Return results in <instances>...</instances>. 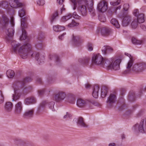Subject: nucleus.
Returning <instances> with one entry per match:
<instances>
[{"instance_id": "obj_52", "label": "nucleus", "mask_w": 146, "mask_h": 146, "mask_svg": "<svg viewBox=\"0 0 146 146\" xmlns=\"http://www.w3.org/2000/svg\"><path fill=\"white\" fill-rule=\"evenodd\" d=\"M121 7V5H119L116 8H115L114 9L113 11L116 14L117 13V11L118 10H120Z\"/></svg>"}, {"instance_id": "obj_44", "label": "nucleus", "mask_w": 146, "mask_h": 146, "mask_svg": "<svg viewBox=\"0 0 146 146\" xmlns=\"http://www.w3.org/2000/svg\"><path fill=\"white\" fill-rule=\"evenodd\" d=\"M25 12L23 9H21L19 11V15L21 18L23 17L25 15Z\"/></svg>"}, {"instance_id": "obj_39", "label": "nucleus", "mask_w": 146, "mask_h": 146, "mask_svg": "<svg viewBox=\"0 0 146 146\" xmlns=\"http://www.w3.org/2000/svg\"><path fill=\"white\" fill-rule=\"evenodd\" d=\"M138 21H137V20L135 19L131 23V25L133 29L136 28L138 25Z\"/></svg>"}, {"instance_id": "obj_1", "label": "nucleus", "mask_w": 146, "mask_h": 146, "mask_svg": "<svg viewBox=\"0 0 146 146\" xmlns=\"http://www.w3.org/2000/svg\"><path fill=\"white\" fill-rule=\"evenodd\" d=\"M78 3L79 5L78 8V11L81 15L84 17L86 16L88 10L92 16L95 15V10L94 7L93 0H79Z\"/></svg>"}, {"instance_id": "obj_20", "label": "nucleus", "mask_w": 146, "mask_h": 146, "mask_svg": "<svg viewBox=\"0 0 146 146\" xmlns=\"http://www.w3.org/2000/svg\"><path fill=\"white\" fill-rule=\"evenodd\" d=\"M36 100L33 97H29L25 98L24 100V103L27 105L34 104L36 103Z\"/></svg>"}, {"instance_id": "obj_29", "label": "nucleus", "mask_w": 146, "mask_h": 146, "mask_svg": "<svg viewBox=\"0 0 146 146\" xmlns=\"http://www.w3.org/2000/svg\"><path fill=\"white\" fill-rule=\"evenodd\" d=\"M131 40L132 43L135 45L141 44L143 42V40H137L134 37L132 38Z\"/></svg>"}, {"instance_id": "obj_21", "label": "nucleus", "mask_w": 146, "mask_h": 146, "mask_svg": "<svg viewBox=\"0 0 146 146\" xmlns=\"http://www.w3.org/2000/svg\"><path fill=\"white\" fill-rule=\"evenodd\" d=\"M88 103L87 100L80 98L78 99L76 105L78 107L82 108L86 106Z\"/></svg>"}, {"instance_id": "obj_53", "label": "nucleus", "mask_w": 146, "mask_h": 146, "mask_svg": "<svg viewBox=\"0 0 146 146\" xmlns=\"http://www.w3.org/2000/svg\"><path fill=\"white\" fill-rule=\"evenodd\" d=\"M91 103L96 106L100 107V104L99 103L95 101H92L91 102Z\"/></svg>"}, {"instance_id": "obj_62", "label": "nucleus", "mask_w": 146, "mask_h": 146, "mask_svg": "<svg viewBox=\"0 0 146 146\" xmlns=\"http://www.w3.org/2000/svg\"><path fill=\"white\" fill-rule=\"evenodd\" d=\"M132 113V111H128L126 112V114L127 115H128L129 114L131 113Z\"/></svg>"}, {"instance_id": "obj_48", "label": "nucleus", "mask_w": 146, "mask_h": 146, "mask_svg": "<svg viewBox=\"0 0 146 146\" xmlns=\"http://www.w3.org/2000/svg\"><path fill=\"white\" fill-rule=\"evenodd\" d=\"M37 2L38 5L42 6L44 4L45 1L44 0H38Z\"/></svg>"}, {"instance_id": "obj_45", "label": "nucleus", "mask_w": 146, "mask_h": 146, "mask_svg": "<svg viewBox=\"0 0 146 146\" xmlns=\"http://www.w3.org/2000/svg\"><path fill=\"white\" fill-rule=\"evenodd\" d=\"M87 48L89 51H92L93 49V44L92 43H88L87 44Z\"/></svg>"}, {"instance_id": "obj_56", "label": "nucleus", "mask_w": 146, "mask_h": 146, "mask_svg": "<svg viewBox=\"0 0 146 146\" xmlns=\"http://www.w3.org/2000/svg\"><path fill=\"white\" fill-rule=\"evenodd\" d=\"M140 27L141 29L145 31H146V26L143 24H141L140 25Z\"/></svg>"}, {"instance_id": "obj_8", "label": "nucleus", "mask_w": 146, "mask_h": 146, "mask_svg": "<svg viewBox=\"0 0 146 146\" xmlns=\"http://www.w3.org/2000/svg\"><path fill=\"white\" fill-rule=\"evenodd\" d=\"M145 64L144 63L135 64L133 66L132 70L136 73H140L145 69Z\"/></svg>"}, {"instance_id": "obj_31", "label": "nucleus", "mask_w": 146, "mask_h": 146, "mask_svg": "<svg viewBox=\"0 0 146 146\" xmlns=\"http://www.w3.org/2000/svg\"><path fill=\"white\" fill-rule=\"evenodd\" d=\"M90 59L88 58H80L78 60L79 62L83 64L87 65L89 62Z\"/></svg>"}, {"instance_id": "obj_63", "label": "nucleus", "mask_w": 146, "mask_h": 146, "mask_svg": "<svg viewBox=\"0 0 146 146\" xmlns=\"http://www.w3.org/2000/svg\"><path fill=\"white\" fill-rule=\"evenodd\" d=\"M90 85L89 84H85V87L86 88H89L90 87Z\"/></svg>"}, {"instance_id": "obj_30", "label": "nucleus", "mask_w": 146, "mask_h": 146, "mask_svg": "<svg viewBox=\"0 0 146 146\" xmlns=\"http://www.w3.org/2000/svg\"><path fill=\"white\" fill-rule=\"evenodd\" d=\"M72 41L76 45L78 46V44L80 42V38L78 36H74L73 35V37L72 38Z\"/></svg>"}, {"instance_id": "obj_10", "label": "nucleus", "mask_w": 146, "mask_h": 146, "mask_svg": "<svg viewBox=\"0 0 146 146\" xmlns=\"http://www.w3.org/2000/svg\"><path fill=\"white\" fill-rule=\"evenodd\" d=\"M73 121H76L77 125L80 128H86L88 125L85 122L84 119L82 117H80L77 118H74Z\"/></svg>"}, {"instance_id": "obj_32", "label": "nucleus", "mask_w": 146, "mask_h": 146, "mask_svg": "<svg viewBox=\"0 0 146 146\" xmlns=\"http://www.w3.org/2000/svg\"><path fill=\"white\" fill-rule=\"evenodd\" d=\"M111 23L116 28H119L120 27L117 20L115 19H112L111 21Z\"/></svg>"}, {"instance_id": "obj_26", "label": "nucleus", "mask_w": 146, "mask_h": 146, "mask_svg": "<svg viewBox=\"0 0 146 146\" xmlns=\"http://www.w3.org/2000/svg\"><path fill=\"white\" fill-rule=\"evenodd\" d=\"M50 60H53L56 62V64L57 65L60 62V60L58 56L56 54H55L50 55L49 57Z\"/></svg>"}, {"instance_id": "obj_24", "label": "nucleus", "mask_w": 146, "mask_h": 146, "mask_svg": "<svg viewBox=\"0 0 146 146\" xmlns=\"http://www.w3.org/2000/svg\"><path fill=\"white\" fill-rule=\"evenodd\" d=\"M44 36L42 34L39 35L37 38V43L36 46L39 47L40 49L42 48V42L44 38Z\"/></svg>"}, {"instance_id": "obj_15", "label": "nucleus", "mask_w": 146, "mask_h": 146, "mask_svg": "<svg viewBox=\"0 0 146 146\" xmlns=\"http://www.w3.org/2000/svg\"><path fill=\"white\" fill-rule=\"evenodd\" d=\"M34 113V110L33 109L27 110L24 113L23 116L25 119H31L33 117Z\"/></svg>"}, {"instance_id": "obj_22", "label": "nucleus", "mask_w": 146, "mask_h": 146, "mask_svg": "<svg viewBox=\"0 0 146 146\" xmlns=\"http://www.w3.org/2000/svg\"><path fill=\"white\" fill-rule=\"evenodd\" d=\"M113 50V49L109 46H104L102 49V53L105 55L111 52Z\"/></svg>"}, {"instance_id": "obj_43", "label": "nucleus", "mask_w": 146, "mask_h": 146, "mask_svg": "<svg viewBox=\"0 0 146 146\" xmlns=\"http://www.w3.org/2000/svg\"><path fill=\"white\" fill-rule=\"evenodd\" d=\"M4 101V96L1 91L0 90V104H2Z\"/></svg>"}, {"instance_id": "obj_7", "label": "nucleus", "mask_w": 146, "mask_h": 146, "mask_svg": "<svg viewBox=\"0 0 146 146\" xmlns=\"http://www.w3.org/2000/svg\"><path fill=\"white\" fill-rule=\"evenodd\" d=\"M108 8L107 3L105 0H102L98 3L97 9L98 11L101 13L106 12Z\"/></svg>"}, {"instance_id": "obj_12", "label": "nucleus", "mask_w": 146, "mask_h": 146, "mask_svg": "<svg viewBox=\"0 0 146 146\" xmlns=\"http://www.w3.org/2000/svg\"><path fill=\"white\" fill-rule=\"evenodd\" d=\"M23 105L21 101L18 102L15 105L14 110L15 114L16 115H20L23 111Z\"/></svg>"}, {"instance_id": "obj_25", "label": "nucleus", "mask_w": 146, "mask_h": 146, "mask_svg": "<svg viewBox=\"0 0 146 146\" xmlns=\"http://www.w3.org/2000/svg\"><path fill=\"white\" fill-rule=\"evenodd\" d=\"M99 89V87L97 85H95L94 86L92 95L94 98H98Z\"/></svg>"}, {"instance_id": "obj_18", "label": "nucleus", "mask_w": 146, "mask_h": 146, "mask_svg": "<svg viewBox=\"0 0 146 146\" xmlns=\"http://www.w3.org/2000/svg\"><path fill=\"white\" fill-rule=\"evenodd\" d=\"M131 20V17L129 15L127 14L125 15L123 18L122 25L123 27L127 26Z\"/></svg>"}, {"instance_id": "obj_46", "label": "nucleus", "mask_w": 146, "mask_h": 146, "mask_svg": "<svg viewBox=\"0 0 146 146\" xmlns=\"http://www.w3.org/2000/svg\"><path fill=\"white\" fill-rule=\"evenodd\" d=\"M100 21L102 22H105L106 21V19L104 16L102 15L99 16L98 17Z\"/></svg>"}, {"instance_id": "obj_13", "label": "nucleus", "mask_w": 146, "mask_h": 146, "mask_svg": "<svg viewBox=\"0 0 146 146\" xmlns=\"http://www.w3.org/2000/svg\"><path fill=\"white\" fill-rule=\"evenodd\" d=\"M66 96L65 92L60 91L56 94L54 96V99L56 102H59L63 100Z\"/></svg>"}, {"instance_id": "obj_42", "label": "nucleus", "mask_w": 146, "mask_h": 146, "mask_svg": "<svg viewBox=\"0 0 146 146\" xmlns=\"http://www.w3.org/2000/svg\"><path fill=\"white\" fill-rule=\"evenodd\" d=\"M58 16V12L56 11L54 13L51 17L50 21L52 23L56 19V17Z\"/></svg>"}, {"instance_id": "obj_49", "label": "nucleus", "mask_w": 146, "mask_h": 146, "mask_svg": "<svg viewBox=\"0 0 146 146\" xmlns=\"http://www.w3.org/2000/svg\"><path fill=\"white\" fill-rule=\"evenodd\" d=\"M72 17L76 19H79L81 18L80 16H79L76 12H74L72 14Z\"/></svg>"}, {"instance_id": "obj_27", "label": "nucleus", "mask_w": 146, "mask_h": 146, "mask_svg": "<svg viewBox=\"0 0 146 146\" xmlns=\"http://www.w3.org/2000/svg\"><path fill=\"white\" fill-rule=\"evenodd\" d=\"M135 98V92L133 91L129 92L128 96V100L130 102H133L134 101Z\"/></svg>"}, {"instance_id": "obj_3", "label": "nucleus", "mask_w": 146, "mask_h": 146, "mask_svg": "<svg viewBox=\"0 0 146 146\" xmlns=\"http://www.w3.org/2000/svg\"><path fill=\"white\" fill-rule=\"evenodd\" d=\"M121 61L120 59H118L115 60L113 58L111 59V60L108 59L104 64L105 68L108 70L113 69L114 70H117L120 68L119 64Z\"/></svg>"}, {"instance_id": "obj_16", "label": "nucleus", "mask_w": 146, "mask_h": 146, "mask_svg": "<svg viewBox=\"0 0 146 146\" xmlns=\"http://www.w3.org/2000/svg\"><path fill=\"white\" fill-rule=\"evenodd\" d=\"M101 35L103 36H109L111 32V29L108 27H102L100 29Z\"/></svg>"}, {"instance_id": "obj_55", "label": "nucleus", "mask_w": 146, "mask_h": 146, "mask_svg": "<svg viewBox=\"0 0 146 146\" xmlns=\"http://www.w3.org/2000/svg\"><path fill=\"white\" fill-rule=\"evenodd\" d=\"M66 35V33H63L62 35L60 36H59L58 37V38L60 40H62L64 38V36Z\"/></svg>"}, {"instance_id": "obj_6", "label": "nucleus", "mask_w": 146, "mask_h": 146, "mask_svg": "<svg viewBox=\"0 0 146 146\" xmlns=\"http://www.w3.org/2000/svg\"><path fill=\"white\" fill-rule=\"evenodd\" d=\"M19 82H15L13 85V87L14 89V94L12 95V101H16L19 99L20 96L18 93V91L21 88L19 87Z\"/></svg>"}, {"instance_id": "obj_47", "label": "nucleus", "mask_w": 146, "mask_h": 146, "mask_svg": "<svg viewBox=\"0 0 146 146\" xmlns=\"http://www.w3.org/2000/svg\"><path fill=\"white\" fill-rule=\"evenodd\" d=\"M120 3V0H117L115 2H111L110 4L111 5L113 6L117 5H119Z\"/></svg>"}, {"instance_id": "obj_23", "label": "nucleus", "mask_w": 146, "mask_h": 146, "mask_svg": "<svg viewBox=\"0 0 146 146\" xmlns=\"http://www.w3.org/2000/svg\"><path fill=\"white\" fill-rule=\"evenodd\" d=\"M32 78L30 77H27L22 81H18L16 82H19V87L22 88H23L25 83L27 82H29L32 80Z\"/></svg>"}, {"instance_id": "obj_40", "label": "nucleus", "mask_w": 146, "mask_h": 146, "mask_svg": "<svg viewBox=\"0 0 146 146\" xmlns=\"http://www.w3.org/2000/svg\"><path fill=\"white\" fill-rule=\"evenodd\" d=\"M79 23H76L74 20H72L71 23L68 24L67 26L69 27H72L75 26H78Z\"/></svg>"}, {"instance_id": "obj_19", "label": "nucleus", "mask_w": 146, "mask_h": 146, "mask_svg": "<svg viewBox=\"0 0 146 146\" xmlns=\"http://www.w3.org/2000/svg\"><path fill=\"white\" fill-rule=\"evenodd\" d=\"M134 60L133 57L130 58V59L126 65V68L127 69L125 70L123 73L124 74H127L130 73L131 72V70L130 68L132 66L133 64Z\"/></svg>"}, {"instance_id": "obj_14", "label": "nucleus", "mask_w": 146, "mask_h": 146, "mask_svg": "<svg viewBox=\"0 0 146 146\" xmlns=\"http://www.w3.org/2000/svg\"><path fill=\"white\" fill-rule=\"evenodd\" d=\"M134 15L136 17H137V19H135L137 20L139 23H141L144 22V15L141 13L139 14L137 9H135L133 12Z\"/></svg>"}, {"instance_id": "obj_35", "label": "nucleus", "mask_w": 146, "mask_h": 146, "mask_svg": "<svg viewBox=\"0 0 146 146\" xmlns=\"http://www.w3.org/2000/svg\"><path fill=\"white\" fill-rule=\"evenodd\" d=\"M79 0H70L71 2V5L72 7L73 10H75L77 7V4Z\"/></svg>"}, {"instance_id": "obj_51", "label": "nucleus", "mask_w": 146, "mask_h": 146, "mask_svg": "<svg viewBox=\"0 0 146 146\" xmlns=\"http://www.w3.org/2000/svg\"><path fill=\"white\" fill-rule=\"evenodd\" d=\"M71 117H72V115L70 114L68 112H66V115L64 116L63 118H64V119L70 118Z\"/></svg>"}, {"instance_id": "obj_57", "label": "nucleus", "mask_w": 146, "mask_h": 146, "mask_svg": "<svg viewBox=\"0 0 146 146\" xmlns=\"http://www.w3.org/2000/svg\"><path fill=\"white\" fill-rule=\"evenodd\" d=\"M36 80H37V82L38 83H39L40 84H41L42 83V79L40 78H38Z\"/></svg>"}, {"instance_id": "obj_11", "label": "nucleus", "mask_w": 146, "mask_h": 146, "mask_svg": "<svg viewBox=\"0 0 146 146\" xmlns=\"http://www.w3.org/2000/svg\"><path fill=\"white\" fill-rule=\"evenodd\" d=\"M116 100V97L115 95L113 94H110L106 101L108 107L109 108L113 107L114 104L115 103Z\"/></svg>"}, {"instance_id": "obj_9", "label": "nucleus", "mask_w": 146, "mask_h": 146, "mask_svg": "<svg viewBox=\"0 0 146 146\" xmlns=\"http://www.w3.org/2000/svg\"><path fill=\"white\" fill-rule=\"evenodd\" d=\"M15 144L17 146H31V143L29 142L19 138L14 139Z\"/></svg>"}, {"instance_id": "obj_5", "label": "nucleus", "mask_w": 146, "mask_h": 146, "mask_svg": "<svg viewBox=\"0 0 146 146\" xmlns=\"http://www.w3.org/2000/svg\"><path fill=\"white\" fill-rule=\"evenodd\" d=\"M55 102L53 101H44L41 103L38 107V112H40L42 110V108L45 107L46 105L47 106L48 108L51 111H53L54 110V106Z\"/></svg>"}, {"instance_id": "obj_64", "label": "nucleus", "mask_w": 146, "mask_h": 146, "mask_svg": "<svg viewBox=\"0 0 146 146\" xmlns=\"http://www.w3.org/2000/svg\"><path fill=\"white\" fill-rule=\"evenodd\" d=\"M65 8H62L61 9V13H62V12L63 11H65Z\"/></svg>"}, {"instance_id": "obj_37", "label": "nucleus", "mask_w": 146, "mask_h": 146, "mask_svg": "<svg viewBox=\"0 0 146 146\" xmlns=\"http://www.w3.org/2000/svg\"><path fill=\"white\" fill-rule=\"evenodd\" d=\"M108 92V89L106 87H104L101 91V97L102 98H105Z\"/></svg>"}, {"instance_id": "obj_2", "label": "nucleus", "mask_w": 146, "mask_h": 146, "mask_svg": "<svg viewBox=\"0 0 146 146\" xmlns=\"http://www.w3.org/2000/svg\"><path fill=\"white\" fill-rule=\"evenodd\" d=\"M9 5L8 2L5 0L3 1L1 3V6L7 10L9 11L11 10L9 6L13 8H16L18 7H22L24 4L19 2V0H9Z\"/></svg>"}, {"instance_id": "obj_50", "label": "nucleus", "mask_w": 146, "mask_h": 146, "mask_svg": "<svg viewBox=\"0 0 146 146\" xmlns=\"http://www.w3.org/2000/svg\"><path fill=\"white\" fill-rule=\"evenodd\" d=\"M129 8V5L127 3L125 4L123 6V10L127 11Z\"/></svg>"}, {"instance_id": "obj_28", "label": "nucleus", "mask_w": 146, "mask_h": 146, "mask_svg": "<svg viewBox=\"0 0 146 146\" xmlns=\"http://www.w3.org/2000/svg\"><path fill=\"white\" fill-rule=\"evenodd\" d=\"M53 29L54 31L58 32L64 30L65 27H64L58 25L53 26Z\"/></svg>"}, {"instance_id": "obj_33", "label": "nucleus", "mask_w": 146, "mask_h": 146, "mask_svg": "<svg viewBox=\"0 0 146 146\" xmlns=\"http://www.w3.org/2000/svg\"><path fill=\"white\" fill-rule=\"evenodd\" d=\"M6 74L8 77L12 78L14 77L15 75V73L13 70H9L7 71Z\"/></svg>"}, {"instance_id": "obj_17", "label": "nucleus", "mask_w": 146, "mask_h": 146, "mask_svg": "<svg viewBox=\"0 0 146 146\" xmlns=\"http://www.w3.org/2000/svg\"><path fill=\"white\" fill-rule=\"evenodd\" d=\"M13 106V104L11 102H6L4 106V111L7 113L11 112L12 111Z\"/></svg>"}, {"instance_id": "obj_54", "label": "nucleus", "mask_w": 146, "mask_h": 146, "mask_svg": "<svg viewBox=\"0 0 146 146\" xmlns=\"http://www.w3.org/2000/svg\"><path fill=\"white\" fill-rule=\"evenodd\" d=\"M44 92V89L40 90H38V93L39 95H42Z\"/></svg>"}, {"instance_id": "obj_4", "label": "nucleus", "mask_w": 146, "mask_h": 146, "mask_svg": "<svg viewBox=\"0 0 146 146\" xmlns=\"http://www.w3.org/2000/svg\"><path fill=\"white\" fill-rule=\"evenodd\" d=\"M108 59L104 58L99 54H94L92 57V63L97 65H100L104 68L105 67L106 62Z\"/></svg>"}, {"instance_id": "obj_36", "label": "nucleus", "mask_w": 146, "mask_h": 146, "mask_svg": "<svg viewBox=\"0 0 146 146\" xmlns=\"http://www.w3.org/2000/svg\"><path fill=\"white\" fill-rule=\"evenodd\" d=\"M24 28H22V35L20 37V39L22 40H25L27 37V34L26 31Z\"/></svg>"}, {"instance_id": "obj_41", "label": "nucleus", "mask_w": 146, "mask_h": 146, "mask_svg": "<svg viewBox=\"0 0 146 146\" xmlns=\"http://www.w3.org/2000/svg\"><path fill=\"white\" fill-rule=\"evenodd\" d=\"M72 17V15L70 14H69L63 17L62 19V20L63 22H65L68 20Z\"/></svg>"}, {"instance_id": "obj_34", "label": "nucleus", "mask_w": 146, "mask_h": 146, "mask_svg": "<svg viewBox=\"0 0 146 146\" xmlns=\"http://www.w3.org/2000/svg\"><path fill=\"white\" fill-rule=\"evenodd\" d=\"M35 54V58L37 60L38 62V63L39 64H40L42 63L43 62V60L44 59V57H43L42 58V59L40 60L39 59V54L38 53H36V54Z\"/></svg>"}, {"instance_id": "obj_38", "label": "nucleus", "mask_w": 146, "mask_h": 146, "mask_svg": "<svg viewBox=\"0 0 146 146\" xmlns=\"http://www.w3.org/2000/svg\"><path fill=\"white\" fill-rule=\"evenodd\" d=\"M27 21V18L24 17L21 19V28H25L26 27V25L25 22Z\"/></svg>"}, {"instance_id": "obj_58", "label": "nucleus", "mask_w": 146, "mask_h": 146, "mask_svg": "<svg viewBox=\"0 0 146 146\" xmlns=\"http://www.w3.org/2000/svg\"><path fill=\"white\" fill-rule=\"evenodd\" d=\"M64 1V0H57V3L60 5H62Z\"/></svg>"}, {"instance_id": "obj_60", "label": "nucleus", "mask_w": 146, "mask_h": 146, "mask_svg": "<svg viewBox=\"0 0 146 146\" xmlns=\"http://www.w3.org/2000/svg\"><path fill=\"white\" fill-rule=\"evenodd\" d=\"M125 55H127V56H128L129 58L130 59V58H131V57H133L131 56V55L130 54H129L128 53H125Z\"/></svg>"}, {"instance_id": "obj_61", "label": "nucleus", "mask_w": 146, "mask_h": 146, "mask_svg": "<svg viewBox=\"0 0 146 146\" xmlns=\"http://www.w3.org/2000/svg\"><path fill=\"white\" fill-rule=\"evenodd\" d=\"M115 144L114 143H110L108 145V146H115Z\"/></svg>"}, {"instance_id": "obj_59", "label": "nucleus", "mask_w": 146, "mask_h": 146, "mask_svg": "<svg viewBox=\"0 0 146 146\" xmlns=\"http://www.w3.org/2000/svg\"><path fill=\"white\" fill-rule=\"evenodd\" d=\"M69 102L72 104H74L75 102V98H73L72 99V100L70 101L69 100Z\"/></svg>"}]
</instances>
